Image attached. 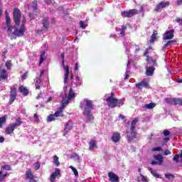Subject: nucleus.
I'll return each mask as SVG.
<instances>
[{"instance_id":"nucleus-1","label":"nucleus","mask_w":182,"mask_h":182,"mask_svg":"<svg viewBox=\"0 0 182 182\" xmlns=\"http://www.w3.org/2000/svg\"><path fill=\"white\" fill-rule=\"evenodd\" d=\"M81 105L85 106L82 114L85 116V123L92 122V121L95 119L93 114L92 113V111L93 110V103L92 102V100H84V101L81 102Z\"/></svg>"},{"instance_id":"nucleus-2","label":"nucleus","mask_w":182,"mask_h":182,"mask_svg":"<svg viewBox=\"0 0 182 182\" xmlns=\"http://www.w3.org/2000/svg\"><path fill=\"white\" fill-rule=\"evenodd\" d=\"M105 101L107 102L108 107L111 109H114V107H121V106H123V100L114 98V92H111V96L108 97Z\"/></svg>"},{"instance_id":"nucleus-3","label":"nucleus","mask_w":182,"mask_h":182,"mask_svg":"<svg viewBox=\"0 0 182 182\" xmlns=\"http://www.w3.org/2000/svg\"><path fill=\"white\" fill-rule=\"evenodd\" d=\"M22 124V119L21 117H18L16 119V122H12L7 127H6L5 133L6 134H8L9 136H11L14 132H15V129L16 127H19Z\"/></svg>"},{"instance_id":"nucleus-4","label":"nucleus","mask_w":182,"mask_h":182,"mask_svg":"<svg viewBox=\"0 0 182 182\" xmlns=\"http://www.w3.org/2000/svg\"><path fill=\"white\" fill-rule=\"evenodd\" d=\"M6 24L7 26L8 36L11 39H14L16 36V34H14L16 26L11 25V17L8 14L6 16Z\"/></svg>"},{"instance_id":"nucleus-5","label":"nucleus","mask_w":182,"mask_h":182,"mask_svg":"<svg viewBox=\"0 0 182 182\" xmlns=\"http://www.w3.org/2000/svg\"><path fill=\"white\" fill-rule=\"evenodd\" d=\"M25 23H26V16L23 15V20L21 21L20 29L18 30V28L16 27V31H14V35H16V36L21 38L25 35V31H26V28H25Z\"/></svg>"},{"instance_id":"nucleus-6","label":"nucleus","mask_w":182,"mask_h":182,"mask_svg":"<svg viewBox=\"0 0 182 182\" xmlns=\"http://www.w3.org/2000/svg\"><path fill=\"white\" fill-rule=\"evenodd\" d=\"M22 18V13L18 8H14L13 11V19L16 26L21 25V19Z\"/></svg>"},{"instance_id":"nucleus-7","label":"nucleus","mask_w":182,"mask_h":182,"mask_svg":"<svg viewBox=\"0 0 182 182\" xmlns=\"http://www.w3.org/2000/svg\"><path fill=\"white\" fill-rule=\"evenodd\" d=\"M148 65H153V66L146 67V76H153L154 70H156L154 66H157V60L151 59L150 61H148Z\"/></svg>"},{"instance_id":"nucleus-8","label":"nucleus","mask_w":182,"mask_h":182,"mask_svg":"<svg viewBox=\"0 0 182 182\" xmlns=\"http://www.w3.org/2000/svg\"><path fill=\"white\" fill-rule=\"evenodd\" d=\"M137 14H139V10L134 9H130L129 11H122L121 15L124 18H133V16H134V15H137Z\"/></svg>"},{"instance_id":"nucleus-9","label":"nucleus","mask_w":182,"mask_h":182,"mask_svg":"<svg viewBox=\"0 0 182 182\" xmlns=\"http://www.w3.org/2000/svg\"><path fill=\"white\" fill-rule=\"evenodd\" d=\"M154 159L156 161H152L151 162V164L152 166H156L158 164V166H161L163 163L164 162V157L161 154H158V155H154Z\"/></svg>"},{"instance_id":"nucleus-10","label":"nucleus","mask_w":182,"mask_h":182,"mask_svg":"<svg viewBox=\"0 0 182 182\" xmlns=\"http://www.w3.org/2000/svg\"><path fill=\"white\" fill-rule=\"evenodd\" d=\"M18 96V94L16 93V88L14 87H10V98H9V103L10 105H12L14 102H15V100L16 99V97Z\"/></svg>"},{"instance_id":"nucleus-11","label":"nucleus","mask_w":182,"mask_h":182,"mask_svg":"<svg viewBox=\"0 0 182 182\" xmlns=\"http://www.w3.org/2000/svg\"><path fill=\"white\" fill-rule=\"evenodd\" d=\"M169 5V1H161L159 4L156 5V8L154 9V11L155 12H161L164 8H166V6H168Z\"/></svg>"},{"instance_id":"nucleus-12","label":"nucleus","mask_w":182,"mask_h":182,"mask_svg":"<svg viewBox=\"0 0 182 182\" xmlns=\"http://www.w3.org/2000/svg\"><path fill=\"white\" fill-rule=\"evenodd\" d=\"M127 137L128 138V141H133L137 137V132L130 128L129 131H127Z\"/></svg>"},{"instance_id":"nucleus-13","label":"nucleus","mask_w":182,"mask_h":182,"mask_svg":"<svg viewBox=\"0 0 182 182\" xmlns=\"http://www.w3.org/2000/svg\"><path fill=\"white\" fill-rule=\"evenodd\" d=\"M163 41H170L174 38V29L166 31L163 34Z\"/></svg>"},{"instance_id":"nucleus-14","label":"nucleus","mask_w":182,"mask_h":182,"mask_svg":"<svg viewBox=\"0 0 182 182\" xmlns=\"http://www.w3.org/2000/svg\"><path fill=\"white\" fill-rule=\"evenodd\" d=\"M26 180H29L28 182H38L36 179H35V175L32 173V171L31 169H27L26 171Z\"/></svg>"},{"instance_id":"nucleus-15","label":"nucleus","mask_w":182,"mask_h":182,"mask_svg":"<svg viewBox=\"0 0 182 182\" xmlns=\"http://www.w3.org/2000/svg\"><path fill=\"white\" fill-rule=\"evenodd\" d=\"M149 79L147 78H144L141 82L136 84V87L141 90L143 89V87H149Z\"/></svg>"},{"instance_id":"nucleus-16","label":"nucleus","mask_w":182,"mask_h":182,"mask_svg":"<svg viewBox=\"0 0 182 182\" xmlns=\"http://www.w3.org/2000/svg\"><path fill=\"white\" fill-rule=\"evenodd\" d=\"M72 129H73V121H68L65 125V128H64V136H66V134L68 133H69V132H70V130H72Z\"/></svg>"},{"instance_id":"nucleus-17","label":"nucleus","mask_w":182,"mask_h":182,"mask_svg":"<svg viewBox=\"0 0 182 182\" xmlns=\"http://www.w3.org/2000/svg\"><path fill=\"white\" fill-rule=\"evenodd\" d=\"M60 175V169L59 168H56L55 172H53L50 176V181L55 182L56 180V177Z\"/></svg>"},{"instance_id":"nucleus-18","label":"nucleus","mask_w":182,"mask_h":182,"mask_svg":"<svg viewBox=\"0 0 182 182\" xmlns=\"http://www.w3.org/2000/svg\"><path fill=\"white\" fill-rule=\"evenodd\" d=\"M108 177L109 178V181L111 182H119V176H117V175L113 172H109Z\"/></svg>"},{"instance_id":"nucleus-19","label":"nucleus","mask_w":182,"mask_h":182,"mask_svg":"<svg viewBox=\"0 0 182 182\" xmlns=\"http://www.w3.org/2000/svg\"><path fill=\"white\" fill-rule=\"evenodd\" d=\"M95 149H98L97 141L95 139H91L89 142V150H90L91 151H93Z\"/></svg>"},{"instance_id":"nucleus-20","label":"nucleus","mask_w":182,"mask_h":182,"mask_svg":"<svg viewBox=\"0 0 182 182\" xmlns=\"http://www.w3.org/2000/svg\"><path fill=\"white\" fill-rule=\"evenodd\" d=\"M41 23L44 29H49V17H43L41 20Z\"/></svg>"},{"instance_id":"nucleus-21","label":"nucleus","mask_w":182,"mask_h":182,"mask_svg":"<svg viewBox=\"0 0 182 182\" xmlns=\"http://www.w3.org/2000/svg\"><path fill=\"white\" fill-rule=\"evenodd\" d=\"M18 90L23 96H28L29 95V90H28V88L23 85H21L18 87Z\"/></svg>"},{"instance_id":"nucleus-22","label":"nucleus","mask_w":182,"mask_h":182,"mask_svg":"<svg viewBox=\"0 0 182 182\" xmlns=\"http://www.w3.org/2000/svg\"><path fill=\"white\" fill-rule=\"evenodd\" d=\"M75 97H76V94L75 91H73V88L70 87L68 92V97H67L66 100L70 102V100Z\"/></svg>"},{"instance_id":"nucleus-23","label":"nucleus","mask_w":182,"mask_h":182,"mask_svg":"<svg viewBox=\"0 0 182 182\" xmlns=\"http://www.w3.org/2000/svg\"><path fill=\"white\" fill-rule=\"evenodd\" d=\"M112 140L114 143L120 141V134L119 132H114L112 136Z\"/></svg>"},{"instance_id":"nucleus-24","label":"nucleus","mask_w":182,"mask_h":182,"mask_svg":"<svg viewBox=\"0 0 182 182\" xmlns=\"http://www.w3.org/2000/svg\"><path fill=\"white\" fill-rule=\"evenodd\" d=\"M6 119H8V115H4L0 117V129L4 127V124H6Z\"/></svg>"},{"instance_id":"nucleus-25","label":"nucleus","mask_w":182,"mask_h":182,"mask_svg":"<svg viewBox=\"0 0 182 182\" xmlns=\"http://www.w3.org/2000/svg\"><path fill=\"white\" fill-rule=\"evenodd\" d=\"M65 75L64 77V83H68V79H69V66H65Z\"/></svg>"},{"instance_id":"nucleus-26","label":"nucleus","mask_w":182,"mask_h":182,"mask_svg":"<svg viewBox=\"0 0 182 182\" xmlns=\"http://www.w3.org/2000/svg\"><path fill=\"white\" fill-rule=\"evenodd\" d=\"M157 105L156 103L154 102H150L149 104H146L144 105V108L146 109V110H150L151 109H154V107L156 106Z\"/></svg>"},{"instance_id":"nucleus-27","label":"nucleus","mask_w":182,"mask_h":182,"mask_svg":"<svg viewBox=\"0 0 182 182\" xmlns=\"http://www.w3.org/2000/svg\"><path fill=\"white\" fill-rule=\"evenodd\" d=\"M46 53L45 51H42L40 55V60H39V65H42L43 62L46 60V57H45Z\"/></svg>"},{"instance_id":"nucleus-28","label":"nucleus","mask_w":182,"mask_h":182,"mask_svg":"<svg viewBox=\"0 0 182 182\" xmlns=\"http://www.w3.org/2000/svg\"><path fill=\"white\" fill-rule=\"evenodd\" d=\"M157 39V31L154 30L153 34L151 36L150 43H154Z\"/></svg>"},{"instance_id":"nucleus-29","label":"nucleus","mask_w":182,"mask_h":182,"mask_svg":"<svg viewBox=\"0 0 182 182\" xmlns=\"http://www.w3.org/2000/svg\"><path fill=\"white\" fill-rule=\"evenodd\" d=\"M66 99H68V95H66L65 97L63 98V102H62L60 107H62L63 109H65V107H66V105H69L70 101Z\"/></svg>"},{"instance_id":"nucleus-30","label":"nucleus","mask_w":182,"mask_h":182,"mask_svg":"<svg viewBox=\"0 0 182 182\" xmlns=\"http://www.w3.org/2000/svg\"><path fill=\"white\" fill-rule=\"evenodd\" d=\"M8 176V173H4V171H0V182H2Z\"/></svg>"},{"instance_id":"nucleus-31","label":"nucleus","mask_w":182,"mask_h":182,"mask_svg":"<svg viewBox=\"0 0 182 182\" xmlns=\"http://www.w3.org/2000/svg\"><path fill=\"white\" fill-rule=\"evenodd\" d=\"M53 163L56 166V167H59V166H60V162H59V157H58V156H53Z\"/></svg>"},{"instance_id":"nucleus-32","label":"nucleus","mask_w":182,"mask_h":182,"mask_svg":"<svg viewBox=\"0 0 182 182\" xmlns=\"http://www.w3.org/2000/svg\"><path fill=\"white\" fill-rule=\"evenodd\" d=\"M150 49H151V47L146 48L144 53V56H146V60L147 62H150V59H149V54L150 53Z\"/></svg>"},{"instance_id":"nucleus-33","label":"nucleus","mask_w":182,"mask_h":182,"mask_svg":"<svg viewBox=\"0 0 182 182\" xmlns=\"http://www.w3.org/2000/svg\"><path fill=\"white\" fill-rule=\"evenodd\" d=\"M75 80H76V83H75V86H82V83H83V81L82 80V79H80V77H79V75H77L75 77Z\"/></svg>"},{"instance_id":"nucleus-34","label":"nucleus","mask_w":182,"mask_h":182,"mask_svg":"<svg viewBox=\"0 0 182 182\" xmlns=\"http://www.w3.org/2000/svg\"><path fill=\"white\" fill-rule=\"evenodd\" d=\"M41 82H42V79L37 78V80L36 81V83H35L36 90H39V89H41Z\"/></svg>"},{"instance_id":"nucleus-35","label":"nucleus","mask_w":182,"mask_h":182,"mask_svg":"<svg viewBox=\"0 0 182 182\" xmlns=\"http://www.w3.org/2000/svg\"><path fill=\"white\" fill-rule=\"evenodd\" d=\"M137 122H139V118H135L131 123L130 129L134 130V129H136V124H137Z\"/></svg>"},{"instance_id":"nucleus-36","label":"nucleus","mask_w":182,"mask_h":182,"mask_svg":"<svg viewBox=\"0 0 182 182\" xmlns=\"http://www.w3.org/2000/svg\"><path fill=\"white\" fill-rule=\"evenodd\" d=\"M5 66L7 70H11V69H12V61L11 60H7L6 62Z\"/></svg>"},{"instance_id":"nucleus-37","label":"nucleus","mask_w":182,"mask_h":182,"mask_svg":"<svg viewBox=\"0 0 182 182\" xmlns=\"http://www.w3.org/2000/svg\"><path fill=\"white\" fill-rule=\"evenodd\" d=\"M32 8L33 11L35 12L38 11V1L37 0H33L32 2Z\"/></svg>"},{"instance_id":"nucleus-38","label":"nucleus","mask_w":182,"mask_h":182,"mask_svg":"<svg viewBox=\"0 0 182 182\" xmlns=\"http://www.w3.org/2000/svg\"><path fill=\"white\" fill-rule=\"evenodd\" d=\"M1 168L3 170H6V171H11L12 170V168L11 167V165L9 164H5L2 166H1Z\"/></svg>"},{"instance_id":"nucleus-39","label":"nucleus","mask_w":182,"mask_h":182,"mask_svg":"<svg viewBox=\"0 0 182 182\" xmlns=\"http://www.w3.org/2000/svg\"><path fill=\"white\" fill-rule=\"evenodd\" d=\"M173 105H179L180 106H182L181 98H173Z\"/></svg>"},{"instance_id":"nucleus-40","label":"nucleus","mask_w":182,"mask_h":182,"mask_svg":"<svg viewBox=\"0 0 182 182\" xmlns=\"http://www.w3.org/2000/svg\"><path fill=\"white\" fill-rule=\"evenodd\" d=\"M55 120V115L53 114H50L47 117V122H50Z\"/></svg>"},{"instance_id":"nucleus-41","label":"nucleus","mask_w":182,"mask_h":182,"mask_svg":"<svg viewBox=\"0 0 182 182\" xmlns=\"http://www.w3.org/2000/svg\"><path fill=\"white\" fill-rule=\"evenodd\" d=\"M165 102L168 105H174V98H165Z\"/></svg>"},{"instance_id":"nucleus-42","label":"nucleus","mask_w":182,"mask_h":182,"mask_svg":"<svg viewBox=\"0 0 182 182\" xmlns=\"http://www.w3.org/2000/svg\"><path fill=\"white\" fill-rule=\"evenodd\" d=\"M176 41L174 40H171L168 41L166 44H164V48H168V46H170L171 45V43H175Z\"/></svg>"},{"instance_id":"nucleus-43","label":"nucleus","mask_w":182,"mask_h":182,"mask_svg":"<svg viewBox=\"0 0 182 182\" xmlns=\"http://www.w3.org/2000/svg\"><path fill=\"white\" fill-rule=\"evenodd\" d=\"M70 168H71V170H73L74 175L75 176H79V172H77V170L76 169V168L73 167V166H70Z\"/></svg>"},{"instance_id":"nucleus-44","label":"nucleus","mask_w":182,"mask_h":182,"mask_svg":"<svg viewBox=\"0 0 182 182\" xmlns=\"http://www.w3.org/2000/svg\"><path fill=\"white\" fill-rule=\"evenodd\" d=\"M165 177L166 178H168V180H173V178H174V175L171 173H166L165 174Z\"/></svg>"},{"instance_id":"nucleus-45","label":"nucleus","mask_w":182,"mask_h":182,"mask_svg":"<svg viewBox=\"0 0 182 182\" xmlns=\"http://www.w3.org/2000/svg\"><path fill=\"white\" fill-rule=\"evenodd\" d=\"M179 159H180V154H176L173 156V161H176V163H180V161H178Z\"/></svg>"},{"instance_id":"nucleus-46","label":"nucleus","mask_w":182,"mask_h":182,"mask_svg":"<svg viewBox=\"0 0 182 182\" xmlns=\"http://www.w3.org/2000/svg\"><path fill=\"white\" fill-rule=\"evenodd\" d=\"M125 31H126V27L125 26H122L120 29V34L122 35V36H124Z\"/></svg>"},{"instance_id":"nucleus-47","label":"nucleus","mask_w":182,"mask_h":182,"mask_svg":"<svg viewBox=\"0 0 182 182\" xmlns=\"http://www.w3.org/2000/svg\"><path fill=\"white\" fill-rule=\"evenodd\" d=\"M39 168H41V164H39V162H36L34 164V170L38 171L39 170Z\"/></svg>"},{"instance_id":"nucleus-48","label":"nucleus","mask_w":182,"mask_h":182,"mask_svg":"<svg viewBox=\"0 0 182 182\" xmlns=\"http://www.w3.org/2000/svg\"><path fill=\"white\" fill-rule=\"evenodd\" d=\"M80 26L82 28V29H86V25L85 24V21H80Z\"/></svg>"},{"instance_id":"nucleus-49","label":"nucleus","mask_w":182,"mask_h":182,"mask_svg":"<svg viewBox=\"0 0 182 182\" xmlns=\"http://www.w3.org/2000/svg\"><path fill=\"white\" fill-rule=\"evenodd\" d=\"M60 56H61V58H62V65L65 68V53H62Z\"/></svg>"},{"instance_id":"nucleus-50","label":"nucleus","mask_w":182,"mask_h":182,"mask_svg":"<svg viewBox=\"0 0 182 182\" xmlns=\"http://www.w3.org/2000/svg\"><path fill=\"white\" fill-rule=\"evenodd\" d=\"M140 177H141V181L148 182L147 181V178H146V176H144L143 174L140 173Z\"/></svg>"},{"instance_id":"nucleus-51","label":"nucleus","mask_w":182,"mask_h":182,"mask_svg":"<svg viewBox=\"0 0 182 182\" xmlns=\"http://www.w3.org/2000/svg\"><path fill=\"white\" fill-rule=\"evenodd\" d=\"M162 149L161 146L155 147L152 149V151H161Z\"/></svg>"},{"instance_id":"nucleus-52","label":"nucleus","mask_w":182,"mask_h":182,"mask_svg":"<svg viewBox=\"0 0 182 182\" xmlns=\"http://www.w3.org/2000/svg\"><path fill=\"white\" fill-rule=\"evenodd\" d=\"M26 77H28V71H26V73H23L21 79H22V80H26Z\"/></svg>"},{"instance_id":"nucleus-53","label":"nucleus","mask_w":182,"mask_h":182,"mask_svg":"<svg viewBox=\"0 0 182 182\" xmlns=\"http://www.w3.org/2000/svg\"><path fill=\"white\" fill-rule=\"evenodd\" d=\"M33 117L35 122H39V116H38V114H34Z\"/></svg>"},{"instance_id":"nucleus-54","label":"nucleus","mask_w":182,"mask_h":182,"mask_svg":"<svg viewBox=\"0 0 182 182\" xmlns=\"http://www.w3.org/2000/svg\"><path fill=\"white\" fill-rule=\"evenodd\" d=\"M164 136H165V137H167V136H170V131L164 130Z\"/></svg>"},{"instance_id":"nucleus-55","label":"nucleus","mask_w":182,"mask_h":182,"mask_svg":"<svg viewBox=\"0 0 182 182\" xmlns=\"http://www.w3.org/2000/svg\"><path fill=\"white\" fill-rule=\"evenodd\" d=\"M176 21L181 26H182V18H177L176 19Z\"/></svg>"},{"instance_id":"nucleus-56","label":"nucleus","mask_w":182,"mask_h":182,"mask_svg":"<svg viewBox=\"0 0 182 182\" xmlns=\"http://www.w3.org/2000/svg\"><path fill=\"white\" fill-rule=\"evenodd\" d=\"M60 114L61 112H60L59 111H56L53 114L54 117H59V116H60Z\"/></svg>"},{"instance_id":"nucleus-57","label":"nucleus","mask_w":182,"mask_h":182,"mask_svg":"<svg viewBox=\"0 0 182 182\" xmlns=\"http://www.w3.org/2000/svg\"><path fill=\"white\" fill-rule=\"evenodd\" d=\"M43 73H45V70H41L40 75L37 79H42V76H43Z\"/></svg>"},{"instance_id":"nucleus-58","label":"nucleus","mask_w":182,"mask_h":182,"mask_svg":"<svg viewBox=\"0 0 182 182\" xmlns=\"http://www.w3.org/2000/svg\"><path fill=\"white\" fill-rule=\"evenodd\" d=\"M47 5H52V0H44Z\"/></svg>"},{"instance_id":"nucleus-59","label":"nucleus","mask_w":182,"mask_h":182,"mask_svg":"<svg viewBox=\"0 0 182 182\" xmlns=\"http://www.w3.org/2000/svg\"><path fill=\"white\" fill-rule=\"evenodd\" d=\"M168 154H171V152L170 151H168V149H166L164 151V155L168 156Z\"/></svg>"},{"instance_id":"nucleus-60","label":"nucleus","mask_w":182,"mask_h":182,"mask_svg":"<svg viewBox=\"0 0 182 182\" xmlns=\"http://www.w3.org/2000/svg\"><path fill=\"white\" fill-rule=\"evenodd\" d=\"M75 70H79V63H75Z\"/></svg>"},{"instance_id":"nucleus-61","label":"nucleus","mask_w":182,"mask_h":182,"mask_svg":"<svg viewBox=\"0 0 182 182\" xmlns=\"http://www.w3.org/2000/svg\"><path fill=\"white\" fill-rule=\"evenodd\" d=\"M135 50L136 52H139V50H140V46L135 45Z\"/></svg>"},{"instance_id":"nucleus-62","label":"nucleus","mask_w":182,"mask_h":182,"mask_svg":"<svg viewBox=\"0 0 182 182\" xmlns=\"http://www.w3.org/2000/svg\"><path fill=\"white\" fill-rule=\"evenodd\" d=\"M4 141H5V138L0 136V143H4Z\"/></svg>"},{"instance_id":"nucleus-63","label":"nucleus","mask_w":182,"mask_h":182,"mask_svg":"<svg viewBox=\"0 0 182 182\" xmlns=\"http://www.w3.org/2000/svg\"><path fill=\"white\" fill-rule=\"evenodd\" d=\"M177 5H182V0H177L176 1Z\"/></svg>"},{"instance_id":"nucleus-64","label":"nucleus","mask_w":182,"mask_h":182,"mask_svg":"<svg viewBox=\"0 0 182 182\" xmlns=\"http://www.w3.org/2000/svg\"><path fill=\"white\" fill-rule=\"evenodd\" d=\"M63 110H65V109L60 107L58 111L62 113L63 112Z\"/></svg>"}]
</instances>
